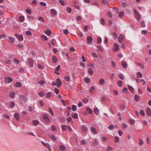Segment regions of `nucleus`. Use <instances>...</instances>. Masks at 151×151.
<instances>
[{
    "label": "nucleus",
    "instance_id": "1",
    "mask_svg": "<svg viewBox=\"0 0 151 151\" xmlns=\"http://www.w3.org/2000/svg\"><path fill=\"white\" fill-rule=\"evenodd\" d=\"M134 12H135V14L136 15L135 18L138 21L141 18L139 12L137 11L135 9L134 10Z\"/></svg>",
    "mask_w": 151,
    "mask_h": 151
},
{
    "label": "nucleus",
    "instance_id": "2",
    "mask_svg": "<svg viewBox=\"0 0 151 151\" xmlns=\"http://www.w3.org/2000/svg\"><path fill=\"white\" fill-rule=\"evenodd\" d=\"M43 117L44 119L46 122L48 123L50 122V119L49 118L48 115L47 114H43Z\"/></svg>",
    "mask_w": 151,
    "mask_h": 151
},
{
    "label": "nucleus",
    "instance_id": "3",
    "mask_svg": "<svg viewBox=\"0 0 151 151\" xmlns=\"http://www.w3.org/2000/svg\"><path fill=\"white\" fill-rule=\"evenodd\" d=\"M27 63L30 66H33L34 62L32 59L31 58H28Z\"/></svg>",
    "mask_w": 151,
    "mask_h": 151
},
{
    "label": "nucleus",
    "instance_id": "4",
    "mask_svg": "<svg viewBox=\"0 0 151 151\" xmlns=\"http://www.w3.org/2000/svg\"><path fill=\"white\" fill-rule=\"evenodd\" d=\"M113 49L114 51H117L119 50V46L116 43H114V44Z\"/></svg>",
    "mask_w": 151,
    "mask_h": 151
},
{
    "label": "nucleus",
    "instance_id": "5",
    "mask_svg": "<svg viewBox=\"0 0 151 151\" xmlns=\"http://www.w3.org/2000/svg\"><path fill=\"white\" fill-rule=\"evenodd\" d=\"M55 82L56 83L57 87L58 88L60 87L61 85V82L60 79L58 78H57Z\"/></svg>",
    "mask_w": 151,
    "mask_h": 151
},
{
    "label": "nucleus",
    "instance_id": "6",
    "mask_svg": "<svg viewBox=\"0 0 151 151\" xmlns=\"http://www.w3.org/2000/svg\"><path fill=\"white\" fill-rule=\"evenodd\" d=\"M19 97L21 99V100L23 101L24 102H26L27 101V98L23 95H19Z\"/></svg>",
    "mask_w": 151,
    "mask_h": 151
},
{
    "label": "nucleus",
    "instance_id": "7",
    "mask_svg": "<svg viewBox=\"0 0 151 151\" xmlns=\"http://www.w3.org/2000/svg\"><path fill=\"white\" fill-rule=\"evenodd\" d=\"M124 38V36L122 34H120L118 37V40L120 43H121L123 40Z\"/></svg>",
    "mask_w": 151,
    "mask_h": 151
},
{
    "label": "nucleus",
    "instance_id": "8",
    "mask_svg": "<svg viewBox=\"0 0 151 151\" xmlns=\"http://www.w3.org/2000/svg\"><path fill=\"white\" fill-rule=\"evenodd\" d=\"M5 81L7 83H9L11 82L12 81V79L11 78L9 77H5Z\"/></svg>",
    "mask_w": 151,
    "mask_h": 151
},
{
    "label": "nucleus",
    "instance_id": "9",
    "mask_svg": "<svg viewBox=\"0 0 151 151\" xmlns=\"http://www.w3.org/2000/svg\"><path fill=\"white\" fill-rule=\"evenodd\" d=\"M15 36L16 37H17V38L20 41H22L23 40V38L22 35H19L18 34H16L15 35Z\"/></svg>",
    "mask_w": 151,
    "mask_h": 151
},
{
    "label": "nucleus",
    "instance_id": "10",
    "mask_svg": "<svg viewBox=\"0 0 151 151\" xmlns=\"http://www.w3.org/2000/svg\"><path fill=\"white\" fill-rule=\"evenodd\" d=\"M88 43L91 44L92 43V38L91 36H88L87 38Z\"/></svg>",
    "mask_w": 151,
    "mask_h": 151
},
{
    "label": "nucleus",
    "instance_id": "11",
    "mask_svg": "<svg viewBox=\"0 0 151 151\" xmlns=\"http://www.w3.org/2000/svg\"><path fill=\"white\" fill-rule=\"evenodd\" d=\"M105 80L103 78H101L99 81V83L101 85H103L105 83Z\"/></svg>",
    "mask_w": 151,
    "mask_h": 151
},
{
    "label": "nucleus",
    "instance_id": "12",
    "mask_svg": "<svg viewBox=\"0 0 151 151\" xmlns=\"http://www.w3.org/2000/svg\"><path fill=\"white\" fill-rule=\"evenodd\" d=\"M88 72L89 74L91 75H92L93 73V70L91 68H88Z\"/></svg>",
    "mask_w": 151,
    "mask_h": 151
},
{
    "label": "nucleus",
    "instance_id": "13",
    "mask_svg": "<svg viewBox=\"0 0 151 151\" xmlns=\"http://www.w3.org/2000/svg\"><path fill=\"white\" fill-rule=\"evenodd\" d=\"M135 100L137 101H139V96L137 94H135L134 97Z\"/></svg>",
    "mask_w": 151,
    "mask_h": 151
},
{
    "label": "nucleus",
    "instance_id": "14",
    "mask_svg": "<svg viewBox=\"0 0 151 151\" xmlns=\"http://www.w3.org/2000/svg\"><path fill=\"white\" fill-rule=\"evenodd\" d=\"M128 88L132 93H134V89L130 85H129L128 86Z\"/></svg>",
    "mask_w": 151,
    "mask_h": 151
},
{
    "label": "nucleus",
    "instance_id": "15",
    "mask_svg": "<svg viewBox=\"0 0 151 151\" xmlns=\"http://www.w3.org/2000/svg\"><path fill=\"white\" fill-rule=\"evenodd\" d=\"M93 110L96 114L98 115L99 114V110L97 108H94Z\"/></svg>",
    "mask_w": 151,
    "mask_h": 151
},
{
    "label": "nucleus",
    "instance_id": "16",
    "mask_svg": "<svg viewBox=\"0 0 151 151\" xmlns=\"http://www.w3.org/2000/svg\"><path fill=\"white\" fill-rule=\"evenodd\" d=\"M91 131L94 134H97V132H96V130L93 127H91Z\"/></svg>",
    "mask_w": 151,
    "mask_h": 151
},
{
    "label": "nucleus",
    "instance_id": "17",
    "mask_svg": "<svg viewBox=\"0 0 151 151\" xmlns=\"http://www.w3.org/2000/svg\"><path fill=\"white\" fill-rule=\"evenodd\" d=\"M147 114L148 116L151 115V109L149 108H148L147 109Z\"/></svg>",
    "mask_w": 151,
    "mask_h": 151
},
{
    "label": "nucleus",
    "instance_id": "18",
    "mask_svg": "<svg viewBox=\"0 0 151 151\" xmlns=\"http://www.w3.org/2000/svg\"><path fill=\"white\" fill-rule=\"evenodd\" d=\"M14 116L15 118L17 120H18L19 119V114L17 112L15 113L14 114Z\"/></svg>",
    "mask_w": 151,
    "mask_h": 151
},
{
    "label": "nucleus",
    "instance_id": "19",
    "mask_svg": "<svg viewBox=\"0 0 151 151\" xmlns=\"http://www.w3.org/2000/svg\"><path fill=\"white\" fill-rule=\"evenodd\" d=\"M52 61L54 63H56L57 61V59L55 56H53L52 57Z\"/></svg>",
    "mask_w": 151,
    "mask_h": 151
},
{
    "label": "nucleus",
    "instance_id": "20",
    "mask_svg": "<svg viewBox=\"0 0 151 151\" xmlns=\"http://www.w3.org/2000/svg\"><path fill=\"white\" fill-rule=\"evenodd\" d=\"M81 130L83 132H86L87 131V128L85 127L84 126H82L81 127Z\"/></svg>",
    "mask_w": 151,
    "mask_h": 151
},
{
    "label": "nucleus",
    "instance_id": "21",
    "mask_svg": "<svg viewBox=\"0 0 151 151\" xmlns=\"http://www.w3.org/2000/svg\"><path fill=\"white\" fill-rule=\"evenodd\" d=\"M45 33L48 36H50L51 34V32L49 30H47L45 32Z\"/></svg>",
    "mask_w": 151,
    "mask_h": 151
},
{
    "label": "nucleus",
    "instance_id": "22",
    "mask_svg": "<svg viewBox=\"0 0 151 151\" xmlns=\"http://www.w3.org/2000/svg\"><path fill=\"white\" fill-rule=\"evenodd\" d=\"M15 86L17 87H20L22 86V83L20 82H18L15 83Z\"/></svg>",
    "mask_w": 151,
    "mask_h": 151
},
{
    "label": "nucleus",
    "instance_id": "23",
    "mask_svg": "<svg viewBox=\"0 0 151 151\" xmlns=\"http://www.w3.org/2000/svg\"><path fill=\"white\" fill-rule=\"evenodd\" d=\"M122 66L123 68H126L127 67V65L126 64V63L123 61L122 63Z\"/></svg>",
    "mask_w": 151,
    "mask_h": 151
},
{
    "label": "nucleus",
    "instance_id": "24",
    "mask_svg": "<svg viewBox=\"0 0 151 151\" xmlns=\"http://www.w3.org/2000/svg\"><path fill=\"white\" fill-rule=\"evenodd\" d=\"M86 109L87 111L90 114H91L93 112L92 110L88 107H87L86 108Z\"/></svg>",
    "mask_w": 151,
    "mask_h": 151
},
{
    "label": "nucleus",
    "instance_id": "25",
    "mask_svg": "<svg viewBox=\"0 0 151 151\" xmlns=\"http://www.w3.org/2000/svg\"><path fill=\"white\" fill-rule=\"evenodd\" d=\"M38 19L39 21H40L42 22H44L45 21L42 17H39L37 18Z\"/></svg>",
    "mask_w": 151,
    "mask_h": 151
},
{
    "label": "nucleus",
    "instance_id": "26",
    "mask_svg": "<svg viewBox=\"0 0 151 151\" xmlns=\"http://www.w3.org/2000/svg\"><path fill=\"white\" fill-rule=\"evenodd\" d=\"M119 78L123 80L124 79V77L123 75L121 73H119Z\"/></svg>",
    "mask_w": 151,
    "mask_h": 151
},
{
    "label": "nucleus",
    "instance_id": "27",
    "mask_svg": "<svg viewBox=\"0 0 151 151\" xmlns=\"http://www.w3.org/2000/svg\"><path fill=\"white\" fill-rule=\"evenodd\" d=\"M95 90V87L93 86H92L90 88L89 92L90 93H92L94 92Z\"/></svg>",
    "mask_w": 151,
    "mask_h": 151
},
{
    "label": "nucleus",
    "instance_id": "28",
    "mask_svg": "<svg viewBox=\"0 0 151 151\" xmlns=\"http://www.w3.org/2000/svg\"><path fill=\"white\" fill-rule=\"evenodd\" d=\"M39 122L37 120H34L33 121V124L35 126L39 124Z\"/></svg>",
    "mask_w": 151,
    "mask_h": 151
},
{
    "label": "nucleus",
    "instance_id": "29",
    "mask_svg": "<svg viewBox=\"0 0 151 151\" xmlns=\"http://www.w3.org/2000/svg\"><path fill=\"white\" fill-rule=\"evenodd\" d=\"M137 76L138 78H141L142 76V74L140 72H138L137 74Z\"/></svg>",
    "mask_w": 151,
    "mask_h": 151
},
{
    "label": "nucleus",
    "instance_id": "30",
    "mask_svg": "<svg viewBox=\"0 0 151 151\" xmlns=\"http://www.w3.org/2000/svg\"><path fill=\"white\" fill-rule=\"evenodd\" d=\"M84 81L88 83H89L90 82V79L88 78H85Z\"/></svg>",
    "mask_w": 151,
    "mask_h": 151
},
{
    "label": "nucleus",
    "instance_id": "31",
    "mask_svg": "<svg viewBox=\"0 0 151 151\" xmlns=\"http://www.w3.org/2000/svg\"><path fill=\"white\" fill-rule=\"evenodd\" d=\"M65 79L66 80L67 82H70V78L69 76H66L64 77Z\"/></svg>",
    "mask_w": 151,
    "mask_h": 151
},
{
    "label": "nucleus",
    "instance_id": "32",
    "mask_svg": "<svg viewBox=\"0 0 151 151\" xmlns=\"http://www.w3.org/2000/svg\"><path fill=\"white\" fill-rule=\"evenodd\" d=\"M15 95V94L14 92H11L9 94V96L12 98H14Z\"/></svg>",
    "mask_w": 151,
    "mask_h": 151
},
{
    "label": "nucleus",
    "instance_id": "33",
    "mask_svg": "<svg viewBox=\"0 0 151 151\" xmlns=\"http://www.w3.org/2000/svg\"><path fill=\"white\" fill-rule=\"evenodd\" d=\"M24 19V18L23 16H20L19 18V20L20 22H23Z\"/></svg>",
    "mask_w": 151,
    "mask_h": 151
},
{
    "label": "nucleus",
    "instance_id": "34",
    "mask_svg": "<svg viewBox=\"0 0 151 151\" xmlns=\"http://www.w3.org/2000/svg\"><path fill=\"white\" fill-rule=\"evenodd\" d=\"M72 110L73 111H75L76 110V106L75 105H72Z\"/></svg>",
    "mask_w": 151,
    "mask_h": 151
},
{
    "label": "nucleus",
    "instance_id": "35",
    "mask_svg": "<svg viewBox=\"0 0 151 151\" xmlns=\"http://www.w3.org/2000/svg\"><path fill=\"white\" fill-rule=\"evenodd\" d=\"M100 22L101 24L102 25H104L105 24V22H104V20L103 18H101L100 20Z\"/></svg>",
    "mask_w": 151,
    "mask_h": 151
},
{
    "label": "nucleus",
    "instance_id": "36",
    "mask_svg": "<svg viewBox=\"0 0 151 151\" xmlns=\"http://www.w3.org/2000/svg\"><path fill=\"white\" fill-rule=\"evenodd\" d=\"M60 149L62 151H64L65 149V147L63 145H60Z\"/></svg>",
    "mask_w": 151,
    "mask_h": 151
},
{
    "label": "nucleus",
    "instance_id": "37",
    "mask_svg": "<svg viewBox=\"0 0 151 151\" xmlns=\"http://www.w3.org/2000/svg\"><path fill=\"white\" fill-rule=\"evenodd\" d=\"M66 125H62L61 126V127L62 130L63 131H65L66 130Z\"/></svg>",
    "mask_w": 151,
    "mask_h": 151
},
{
    "label": "nucleus",
    "instance_id": "38",
    "mask_svg": "<svg viewBox=\"0 0 151 151\" xmlns=\"http://www.w3.org/2000/svg\"><path fill=\"white\" fill-rule=\"evenodd\" d=\"M51 12L54 15H55L57 13L55 10L54 9H51Z\"/></svg>",
    "mask_w": 151,
    "mask_h": 151
},
{
    "label": "nucleus",
    "instance_id": "39",
    "mask_svg": "<svg viewBox=\"0 0 151 151\" xmlns=\"http://www.w3.org/2000/svg\"><path fill=\"white\" fill-rule=\"evenodd\" d=\"M72 117L73 118L78 119V115L77 113H75L73 115Z\"/></svg>",
    "mask_w": 151,
    "mask_h": 151
},
{
    "label": "nucleus",
    "instance_id": "40",
    "mask_svg": "<svg viewBox=\"0 0 151 151\" xmlns=\"http://www.w3.org/2000/svg\"><path fill=\"white\" fill-rule=\"evenodd\" d=\"M39 95L41 97H43L44 95V93L43 91H40L39 93Z\"/></svg>",
    "mask_w": 151,
    "mask_h": 151
},
{
    "label": "nucleus",
    "instance_id": "41",
    "mask_svg": "<svg viewBox=\"0 0 151 151\" xmlns=\"http://www.w3.org/2000/svg\"><path fill=\"white\" fill-rule=\"evenodd\" d=\"M59 2L60 3V4L63 5L64 6L65 5L64 2L63 0H60L59 1Z\"/></svg>",
    "mask_w": 151,
    "mask_h": 151
},
{
    "label": "nucleus",
    "instance_id": "42",
    "mask_svg": "<svg viewBox=\"0 0 151 151\" xmlns=\"http://www.w3.org/2000/svg\"><path fill=\"white\" fill-rule=\"evenodd\" d=\"M51 138L52 139V140L54 141H55L56 140V138L55 137V136L53 134H52L51 135Z\"/></svg>",
    "mask_w": 151,
    "mask_h": 151
},
{
    "label": "nucleus",
    "instance_id": "43",
    "mask_svg": "<svg viewBox=\"0 0 151 151\" xmlns=\"http://www.w3.org/2000/svg\"><path fill=\"white\" fill-rule=\"evenodd\" d=\"M26 12L29 14H31V10L29 9H27L26 10Z\"/></svg>",
    "mask_w": 151,
    "mask_h": 151
},
{
    "label": "nucleus",
    "instance_id": "44",
    "mask_svg": "<svg viewBox=\"0 0 151 151\" xmlns=\"http://www.w3.org/2000/svg\"><path fill=\"white\" fill-rule=\"evenodd\" d=\"M139 143L140 145H142L143 144V142L141 139H139Z\"/></svg>",
    "mask_w": 151,
    "mask_h": 151
},
{
    "label": "nucleus",
    "instance_id": "45",
    "mask_svg": "<svg viewBox=\"0 0 151 151\" xmlns=\"http://www.w3.org/2000/svg\"><path fill=\"white\" fill-rule=\"evenodd\" d=\"M9 41L11 42H13L14 40V38L13 37H10L9 38Z\"/></svg>",
    "mask_w": 151,
    "mask_h": 151
},
{
    "label": "nucleus",
    "instance_id": "46",
    "mask_svg": "<svg viewBox=\"0 0 151 151\" xmlns=\"http://www.w3.org/2000/svg\"><path fill=\"white\" fill-rule=\"evenodd\" d=\"M3 116L5 118L9 119L10 118L9 116L7 114H4L3 115Z\"/></svg>",
    "mask_w": 151,
    "mask_h": 151
},
{
    "label": "nucleus",
    "instance_id": "47",
    "mask_svg": "<svg viewBox=\"0 0 151 151\" xmlns=\"http://www.w3.org/2000/svg\"><path fill=\"white\" fill-rule=\"evenodd\" d=\"M124 15V12H121L119 13V17H122Z\"/></svg>",
    "mask_w": 151,
    "mask_h": 151
},
{
    "label": "nucleus",
    "instance_id": "48",
    "mask_svg": "<svg viewBox=\"0 0 151 151\" xmlns=\"http://www.w3.org/2000/svg\"><path fill=\"white\" fill-rule=\"evenodd\" d=\"M48 112L50 113L52 116H53L54 114L52 112V110L51 108H50L48 110Z\"/></svg>",
    "mask_w": 151,
    "mask_h": 151
},
{
    "label": "nucleus",
    "instance_id": "49",
    "mask_svg": "<svg viewBox=\"0 0 151 151\" xmlns=\"http://www.w3.org/2000/svg\"><path fill=\"white\" fill-rule=\"evenodd\" d=\"M26 34L28 35H31V32L29 31H27L25 32Z\"/></svg>",
    "mask_w": 151,
    "mask_h": 151
},
{
    "label": "nucleus",
    "instance_id": "50",
    "mask_svg": "<svg viewBox=\"0 0 151 151\" xmlns=\"http://www.w3.org/2000/svg\"><path fill=\"white\" fill-rule=\"evenodd\" d=\"M38 83L40 85H42L44 84L45 82L44 81H40L38 82Z\"/></svg>",
    "mask_w": 151,
    "mask_h": 151
},
{
    "label": "nucleus",
    "instance_id": "51",
    "mask_svg": "<svg viewBox=\"0 0 151 151\" xmlns=\"http://www.w3.org/2000/svg\"><path fill=\"white\" fill-rule=\"evenodd\" d=\"M67 121L68 122H70L72 121V118L70 117H69L67 118Z\"/></svg>",
    "mask_w": 151,
    "mask_h": 151
},
{
    "label": "nucleus",
    "instance_id": "52",
    "mask_svg": "<svg viewBox=\"0 0 151 151\" xmlns=\"http://www.w3.org/2000/svg\"><path fill=\"white\" fill-rule=\"evenodd\" d=\"M101 41L102 40L100 37H99L97 38V42L98 43H100L101 42Z\"/></svg>",
    "mask_w": 151,
    "mask_h": 151
},
{
    "label": "nucleus",
    "instance_id": "53",
    "mask_svg": "<svg viewBox=\"0 0 151 151\" xmlns=\"http://www.w3.org/2000/svg\"><path fill=\"white\" fill-rule=\"evenodd\" d=\"M118 84L119 85V86L121 87L122 86V81H119L118 82Z\"/></svg>",
    "mask_w": 151,
    "mask_h": 151
},
{
    "label": "nucleus",
    "instance_id": "54",
    "mask_svg": "<svg viewBox=\"0 0 151 151\" xmlns=\"http://www.w3.org/2000/svg\"><path fill=\"white\" fill-rule=\"evenodd\" d=\"M15 105V104L13 101H11L10 103V106L11 108L13 107Z\"/></svg>",
    "mask_w": 151,
    "mask_h": 151
},
{
    "label": "nucleus",
    "instance_id": "55",
    "mask_svg": "<svg viewBox=\"0 0 151 151\" xmlns=\"http://www.w3.org/2000/svg\"><path fill=\"white\" fill-rule=\"evenodd\" d=\"M82 101L85 104H86L88 102V100L86 98L83 99Z\"/></svg>",
    "mask_w": 151,
    "mask_h": 151
},
{
    "label": "nucleus",
    "instance_id": "56",
    "mask_svg": "<svg viewBox=\"0 0 151 151\" xmlns=\"http://www.w3.org/2000/svg\"><path fill=\"white\" fill-rule=\"evenodd\" d=\"M92 55L93 56V57L96 58H98V56L97 54L95 53H92Z\"/></svg>",
    "mask_w": 151,
    "mask_h": 151
},
{
    "label": "nucleus",
    "instance_id": "57",
    "mask_svg": "<svg viewBox=\"0 0 151 151\" xmlns=\"http://www.w3.org/2000/svg\"><path fill=\"white\" fill-rule=\"evenodd\" d=\"M40 4L42 5V6H46V4L45 3V2H41L40 3Z\"/></svg>",
    "mask_w": 151,
    "mask_h": 151
},
{
    "label": "nucleus",
    "instance_id": "58",
    "mask_svg": "<svg viewBox=\"0 0 151 151\" xmlns=\"http://www.w3.org/2000/svg\"><path fill=\"white\" fill-rule=\"evenodd\" d=\"M81 143L82 145H84L86 144V142L84 139H82L81 141Z\"/></svg>",
    "mask_w": 151,
    "mask_h": 151
},
{
    "label": "nucleus",
    "instance_id": "59",
    "mask_svg": "<svg viewBox=\"0 0 151 151\" xmlns=\"http://www.w3.org/2000/svg\"><path fill=\"white\" fill-rule=\"evenodd\" d=\"M51 96V93L50 92H48L46 94V97L47 98H49Z\"/></svg>",
    "mask_w": 151,
    "mask_h": 151
},
{
    "label": "nucleus",
    "instance_id": "60",
    "mask_svg": "<svg viewBox=\"0 0 151 151\" xmlns=\"http://www.w3.org/2000/svg\"><path fill=\"white\" fill-rule=\"evenodd\" d=\"M114 138L115 139V142H119V139L118 137H115Z\"/></svg>",
    "mask_w": 151,
    "mask_h": 151
},
{
    "label": "nucleus",
    "instance_id": "61",
    "mask_svg": "<svg viewBox=\"0 0 151 151\" xmlns=\"http://www.w3.org/2000/svg\"><path fill=\"white\" fill-rule=\"evenodd\" d=\"M64 33L65 34L67 35L68 33V29H65L63 30Z\"/></svg>",
    "mask_w": 151,
    "mask_h": 151
},
{
    "label": "nucleus",
    "instance_id": "62",
    "mask_svg": "<svg viewBox=\"0 0 151 151\" xmlns=\"http://www.w3.org/2000/svg\"><path fill=\"white\" fill-rule=\"evenodd\" d=\"M122 127L124 129H125L127 128V125L125 123H124L122 124Z\"/></svg>",
    "mask_w": 151,
    "mask_h": 151
},
{
    "label": "nucleus",
    "instance_id": "63",
    "mask_svg": "<svg viewBox=\"0 0 151 151\" xmlns=\"http://www.w3.org/2000/svg\"><path fill=\"white\" fill-rule=\"evenodd\" d=\"M41 37L45 40L47 41V38L46 36L45 35H42Z\"/></svg>",
    "mask_w": 151,
    "mask_h": 151
},
{
    "label": "nucleus",
    "instance_id": "64",
    "mask_svg": "<svg viewBox=\"0 0 151 151\" xmlns=\"http://www.w3.org/2000/svg\"><path fill=\"white\" fill-rule=\"evenodd\" d=\"M40 104L41 106H44V103L42 100H40Z\"/></svg>",
    "mask_w": 151,
    "mask_h": 151
}]
</instances>
